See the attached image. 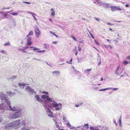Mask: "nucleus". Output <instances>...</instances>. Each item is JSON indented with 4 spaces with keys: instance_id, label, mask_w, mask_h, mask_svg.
<instances>
[{
    "instance_id": "obj_37",
    "label": "nucleus",
    "mask_w": 130,
    "mask_h": 130,
    "mask_svg": "<svg viewBox=\"0 0 130 130\" xmlns=\"http://www.w3.org/2000/svg\"><path fill=\"white\" fill-rule=\"evenodd\" d=\"M72 58H71V59L70 60V62H68V61H67L66 62L67 63H68L69 64H72V63L71 62H72Z\"/></svg>"
},
{
    "instance_id": "obj_26",
    "label": "nucleus",
    "mask_w": 130,
    "mask_h": 130,
    "mask_svg": "<svg viewBox=\"0 0 130 130\" xmlns=\"http://www.w3.org/2000/svg\"><path fill=\"white\" fill-rule=\"evenodd\" d=\"M119 125L120 126H121V125L122 124L121 123V116L119 118Z\"/></svg>"
},
{
    "instance_id": "obj_5",
    "label": "nucleus",
    "mask_w": 130,
    "mask_h": 130,
    "mask_svg": "<svg viewBox=\"0 0 130 130\" xmlns=\"http://www.w3.org/2000/svg\"><path fill=\"white\" fill-rule=\"evenodd\" d=\"M46 110L47 115L51 117H54L53 112L51 111L50 109L49 108H47Z\"/></svg>"
},
{
    "instance_id": "obj_13",
    "label": "nucleus",
    "mask_w": 130,
    "mask_h": 130,
    "mask_svg": "<svg viewBox=\"0 0 130 130\" xmlns=\"http://www.w3.org/2000/svg\"><path fill=\"white\" fill-rule=\"evenodd\" d=\"M1 99L3 100H5L6 99V97L5 95L2 92L1 93Z\"/></svg>"
},
{
    "instance_id": "obj_9",
    "label": "nucleus",
    "mask_w": 130,
    "mask_h": 130,
    "mask_svg": "<svg viewBox=\"0 0 130 130\" xmlns=\"http://www.w3.org/2000/svg\"><path fill=\"white\" fill-rule=\"evenodd\" d=\"M14 126L16 127L18 126L20 123V120H19L14 121L12 122Z\"/></svg>"
},
{
    "instance_id": "obj_53",
    "label": "nucleus",
    "mask_w": 130,
    "mask_h": 130,
    "mask_svg": "<svg viewBox=\"0 0 130 130\" xmlns=\"http://www.w3.org/2000/svg\"><path fill=\"white\" fill-rule=\"evenodd\" d=\"M98 127H95L94 128V130H99V129L98 128Z\"/></svg>"
},
{
    "instance_id": "obj_4",
    "label": "nucleus",
    "mask_w": 130,
    "mask_h": 130,
    "mask_svg": "<svg viewBox=\"0 0 130 130\" xmlns=\"http://www.w3.org/2000/svg\"><path fill=\"white\" fill-rule=\"evenodd\" d=\"M35 31L36 37H39L41 34V32L38 26H36L35 27Z\"/></svg>"
},
{
    "instance_id": "obj_1",
    "label": "nucleus",
    "mask_w": 130,
    "mask_h": 130,
    "mask_svg": "<svg viewBox=\"0 0 130 130\" xmlns=\"http://www.w3.org/2000/svg\"><path fill=\"white\" fill-rule=\"evenodd\" d=\"M41 98L44 100V104H43L44 106H46V104L49 103V105L48 106L51 107L55 108L56 111L60 110L61 109L62 104L60 103H57L53 98L49 97L48 96L43 95L41 96Z\"/></svg>"
},
{
    "instance_id": "obj_64",
    "label": "nucleus",
    "mask_w": 130,
    "mask_h": 130,
    "mask_svg": "<svg viewBox=\"0 0 130 130\" xmlns=\"http://www.w3.org/2000/svg\"><path fill=\"white\" fill-rule=\"evenodd\" d=\"M125 6L126 7H128L129 6V5L128 4H126L125 5Z\"/></svg>"
},
{
    "instance_id": "obj_55",
    "label": "nucleus",
    "mask_w": 130,
    "mask_h": 130,
    "mask_svg": "<svg viewBox=\"0 0 130 130\" xmlns=\"http://www.w3.org/2000/svg\"><path fill=\"white\" fill-rule=\"evenodd\" d=\"M115 74H117L118 75H119V73L118 72V71L117 70H116V72H115Z\"/></svg>"
},
{
    "instance_id": "obj_43",
    "label": "nucleus",
    "mask_w": 130,
    "mask_h": 130,
    "mask_svg": "<svg viewBox=\"0 0 130 130\" xmlns=\"http://www.w3.org/2000/svg\"><path fill=\"white\" fill-rule=\"evenodd\" d=\"M42 92L43 94H46V95H47L48 94V92H47L43 91V92Z\"/></svg>"
},
{
    "instance_id": "obj_39",
    "label": "nucleus",
    "mask_w": 130,
    "mask_h": 130,
    "mask_svg": "<svg viewBox=\"0 0 130 130\" xmlns=\"http://www.w3.org/2000/svg\"><path fill=\"white\" fill-rule=\"evenodd\" d=\"M104 5V7L106 8H108L109 7V5L108 4L105 3Z\"/></svg>"
},
{
    "instance_id": "obj_62",
    "label": "nucleus",
    "mask_w": 130,
    "mask_h": 130,
    "mask_svg": "<svg viewBox=\"0 0 130 130\" xmlns=\"http://www.w3.org/2000/svg\"><path fill=\"white\" fill-rule=\"evenodd\" d=\"M53 34V35H54L56 37H57V38H58V36L57 35H56V34Z\"/></svg>"
},
{
    "instance_id": "obj_30",
    "label": "nucleus",
    "mask_w": 130,
    "mask_h": 130,
    "mask_svg": "<svg viewBox=\"0 0 130 130\" xmlns=\"http://www.w3.org/2000/svg\"><path fill=\"white\" fill-rule=\"evenodd\" d=\"M116 10H121L122 9L120 8V7L119 6H116Z\"/></svg>"
},
{
    "instance_id": "obj_11",
    "label": "nucleus",
    "mask_w": 130,
    "mask_h": 130,
    "mask_svg": "<svg viewBox=\"0 0 130 130\" xmlns=\"http://www.w3.org/2000/svg\"><path fill=\"white\" fill-rule=\"evenodd\" d=\"M31 37H29L28 38L27 40V45H30L32 42H31Z\"/></svg>"
},
{
    "instance_id": "obj_41",
    "label": "nucleus",
    "mask_w": 130,
    "mask_h": 130,
    "mask_svg": "<svg viewBox=\"0 0 130 130\" xmlns=\"http://www.w3.org/2000/svg\"><path fill=\"white\" fill-rule=\"evenodd\" d=\"M11 14H12V15H17L18 14V13H13V12H11Z\"/></svg>"
},
{
    "instance_id": "obj_54",
    "label": "nucleus",
    "mask_w": 130,
    "mask_h": 130,
    "mask_svg": "<svg viewBox=\"0 0 130 130\" xmlns=\"http://www.w3.org/2000/svg\"><path fill=\"white\" fill-rule=\"evenodd\" d=\"M78 52L77 51V50H76V51L75 52V53L76 56H77V54H78Z\"/></svg>"
},
{
    "instance_id": "obj_15",
    "label": "nucleus",
    "mask_w": 130,
    "mask_h": 130,
    "mask_svg": "<svg viewBox=\"0 0 130 130\" xmlns=\"http://www.w3.org/2000/svg\"><path fill=\"white\" fill-rule=\"evenodd\" d=\"M53 74H55L57 76L60 75V72L59 71H55L52 72Z\"/></svg>"
},
{
    "instance_id": "obj_44",
    "label": "nucleus",
    "mask_w": 130,
    "mask_h": 130,
    "mask_svg": "<svg viewBox=\"0 0 130 130\" xmlns=\"http://www.w3.org/2000/svg\"><path fill=\"white\" fill-rule=\"evenodd\" d=\"M21 124H22V125H24L25 124V121H23L22 122H21Z\"/></svg>"
},
{
    "instance_id": "obj_19",
    "label": "nucleus",
    "mask_w": 130,
    "mask_h": 130,
    "mask_svg": "<svg viewBox=\"0 0 130 130\" xmlns=\"http://www.w3.org/2000/svg\"><path fill=\"white\" fill-rule=\"evenodd\" d=\"M6 92L10 96H12L15 94V93L14 92L12 93L11 92Z\"/></svg>"
},
{
    "instance_id": "obj_23",
    "label": "nucleus",
    "mask_w": 130,
    "mask_h": 130,
    "mask_svg": "<svg viewBox=\"0 0 130 130\" xmlns=\"http://www.w3.org/2000/svg\"><path fill=\"white\" fill-rule=\"evenodd\" d=\"M83 103L81 102H79L77 104L75 105V106L76 107H78L82 105Z\"/></svg>"
},
{
    "instance_id": "obj_6",
    "label": "nucleus",
    "mask_w": 130,
    "mask_h": 130,
    "mask_svg": "<svg viewBox=\"0 0 130 130\" xmlns=\"http://www.w3.org/2000/svg\"><path fill=\"white\" fill-rule=\"evenodd\" d=\"M9 108L12 111H22L20 109V108L19 107H15L14 106L13 107H12L11 106V107H10Z\"/></svg>"
},
{
    "instance_id": "obj_32",
    "label": "nucleus",
    "mask_w": 130,
    "mask_h": 130,
    "mask_svg": "<svg viewBox=\"0 0 130 130\" xmlns=\"http://www.w3.org/2000/svg\"><path fill=\"white\" fill-rule=\"evenodd\" d=\"M73 69L75 71V73L76 74L78 73H79V71L78 70H77L76 69H75L74 68V67L73 66Z\"/></svg>"
},
{
    "instance_id": "obj_28",
    "label": "nucleus",
    "mask_w": 130,
    "mask_h": 130,
    "mask_svg": "<svg viewBox=\"0 0 130 130\" xmlns=\"http://www.w3.org/2000/svg\"><path fill=\"white\" fill-rule=\"evenodd\" d=\"M129 12H125V15L127 16V17H129L130 18V13L129 14H128L129 13Z\"/></svg>"
},
{
    "instance_id": "obj_63",
    "label": "nucleus",
    "mask_w": 130,
    "mask_h": 130,
    "mask_svg": "<svg viewBox=\"0 0 130 130\" xmlns=\"http://www.w3.org/2000/svg\"><path fill=\"white\" fill-rule=\"evenodd\" d=\"M127 58L128 59H130V55H129L127 56Z\"/></svg>"
},
{
    "instance_id": "obj_47",
    "label": "nucleus",
    "mask_w": 130,
    "mask_h": 130,
    "mask_svg": "<svg viewBox=\"0 0 130 130\" xmlns=\"http://www.w3.org/2000/svg\"><path fill=\"white\" fill-rule=\"evenodd\" d=\"M1 13H3V15L5 17H6L7 15V14L5 13L4 12H1Z\"/></svg>"
},
{
    "instance_id": "obj_20",
    "label": "nucleus",
    "mask_w": 130,
    "mask_h": 130,
    "mask_svg": "<svg viewBox=\"0 0 130 130\" xmlns=\"http://www.w3.org/2000/svg\"><path fill=\"white\" fill-rule=\"evenodd\" d=\"M51 10L52 11V12L51 13V15L52 16H54L55 14V13L54 11L55 9H54L53 8H51Z\"/></svg>"
},
{
    "instance_id": "obj_58",
    "label": "nucleus",
    "mask_w": 130,
    "mask_h": 130,
    "mask_svg": "<svg viewBox=\"0 0 130 130\" xmlns=\"http://www.w3.org/2000/svg\"><path fill=\"white\" fill-rule=\"evenodd\" d=\"M18 50L19 51H23V49L21 48H18Z\"/></svg>"
},
{
    "instance_id": "obj_12",
    "label": "nucleus",
    "mask_w": 130,
    "mask_h": 130,
    "mask_svg": "<svg viewBox=\"0 0 130 130\" xmlns=\"http://www.w3.org/2000/svg\"><path fill=\"white\" fill-rule=\"evenodd\" d=\"M67 125L69 126L70 127H71V128L72 129H77V128H80V126H78L76 127H73V126L71 125L70 124L69 122L67 124Z\"/></svg>"
},
{
    "instance_id": "obj_52",
    "label": "nucleus",
    "mask_w": 130,
    "mask_h": 130,
    "mask_svg": "<svg viewBox=\"0 0 130 130\" xmlns=\"http://www.w3.org/2000/svg\"><path fill=\"white\" fill-rule=\"evenodd\" d=\"M57 41H53L52 43H53L56 44L57 42Z\"/></svg>"
},
{
    "instance_id": "obj_36",
    "label": "nucleus",
    "mask_w": 130,
    "mask_h": 130,
    "mask_svg": "<svg viewBox=\"0 0 130 130\" xmlns=\"http://www.w3.org/2000/svg\"><path fill=\"white\" fill-rule=\"evenodd\" d=\"M84 127L86 128H88L89 127L88 125V124H85V125Z\"/></svg>"
},
{
    "instance_id": "obj_27",
    "label": "nucleus",
    "mask_w": 130,
    "mask_h": 130,
    "mask_svg": "<svg viewBox=\"0 0 130 130\" xmlns=\"http://www.w3.org/2000/svg\"><path fill=\"white\" fill-rule=\"evenodd\" d=\"M91 69H87L85 71V72L88 74L89 73V72L91 71Z\"/></svg>"
},
{
    "instance_id": "obj_2",
    "label": "nucleus",
    "mask_w": 130,
    "mask_h": 130,
    "mask_svg": "<svg viewBox=\"0 0 130 130\" xmlns=\"http://www.w3.org/2000/svg\"><path fill=\"white\" fill-rule=\"evenodd\" d=\"M22 111H17L12 114L11 116L12 119H15L19 117L21 114Z\"/></svg>"
},
{
    "instance_id": "obj_10",
    "label": "nucleus",
    "mask_w": 130,
    "mask_h": 130,
    "mask_svg": "<svg viewBox=\"0 0 130 130\" xmlns=\"http://www.w3.org/2000/svg\"><path fill=\"white\" fill-rule=\"evenodd\" d=\"M5 104L2 103L1 104H0V110L1 109H8V107H6V106H5Z\"/></svg>"
},
{
    "instance_id": "obj_24",
    "label": "nucleus",
    "mask_w": 130,
    "mask_h": 130,
    "mask_svg": "<svg viewBox=\"0 0 130 130\" xmlns=\"http://www.w3.org/2000/svg\"><path fill=\"white\" fill-rule=\"evenodd\" d=\"M111 89V88H110V87L109 88H105V89H100L99 90V91H106L107 90L110 89Z\"/></svg>"
},
{
    "instance_id": "obj_34",
    "label": "nucleus",
    "mask_w": 130,
    "mask_h": 130,
    "mask_svg": "<svg viewBox=\"0 0 130 130\" xmlns=\"http://www.w3.org/2000/svg\"><path fill=\"white\" fill-rule=\"evenodd\" d=\"M33 33L32 31L31 30H30L29 31L28 35L29 36L32 35H33Z\"/></svg>"
},
{
    "instance_id": "obj_59",
    "label": "nucleus",
    "mask_w": 130,
    "mask_h": 130,
    "mask_svg": "<svg viewBox=\"0 0 130 130\" xmlns=\"http://www.w3.org/2000/svg\"><path fill=\"white\" fill-rule=\"evenodd\" d=\"M95 19L96 20V21H100V19H98L97 18H95Z\"/></svg>"
},
{
    "instance_id": "obj_60",
    "label": "nucleus",
    "mask_w": 130,
    "mask_h": 130,
    "mask_svg": "<svg viewBox=\"0 0 130 130\" xmlns=\"http://www.w3.org/2000/svg\"><path fill=\"white\" fill-rule=\"evenodd\" d=\"M23 3H26V4H30V3L29 2H23Z\"/></svg>"
},
{
    "instance_id": "obj_48",
    "label": "nucleus",
    "mask_w": 130,
    "mask_h": 130,
    "mask_svg": "<svg viewBox=\"0 0 130 130\" xmlns=\"http://www.w3.org/2000/svg\"><path fill=\"white\" fill-rule=\"evenodd\" d=\"M113 122L114 123H115V124L116 125H117V123H116V120H115V119H114L113 120Z\"/></svg>"
},
{
    "instance_id": "obj_49",
    "label": "nucleus",
    "mask_w": 130,
    "mask_h": 130,
    "mask_svg": "<svg viewBox=\"0 0 130 130\" xmlns=\"http://www.w3.org/2000/svg\"><path fill=\"white\" fill-rule=\"evenodd\" d=\"M94 41L95 43L96 44V45H99V43L96 40H94Z\"/></svg>"
},
{
    "instance_id": "obj_51",
    "label": "nucleus",
    "mask_w": 130,
    "mask_h": 130,
    "mask_svg": "<svg viewBox=\"0 0 130 130\" xmlns=\"http://www.w3.org/2000/svg\"><path fill=\"white\" fill-rule=\"evenodd\" d=\"M107 24L108 25H113V24H112L111 23H110L109 22H108L107 23Z\"/></svg>"
},
{
    "instance_id": "obj_29",
    "label": "nucleus",
    "mask_w": 130,
    "mask_h": 130,
    "mask_svg": "<svg viewBox=\"0 0 130 130\" xmlns=\"http://www.w3.org/2000/svg\"><path fill=\"white\" fill-rule=\"evenodd\" d=\"M9 27L10 26L9 25H7L5 27H4V28L6 30H7L9 28Z\"/></svg>"
},
{
    "instance_id": "obj_33",
    "label": "nucleus",
    "mask_w": 130,
    "mask_h": 130,
    "mask_svg": "<svg viewBox=\"0 0 130 130\" xmlns=\"http://www.w3.org/2000/svg\"><path fill=\"white\" fill-rule=\"evenodd\" d=\"M45 51V50H43L42 51H36V52H37L38 53H44Z\"/></svg>"
},
{
    "instance_id": "obj_18",
    "label": "nucleus",
    "mask_w": 130,
    "mask_h": 130,
    "mask_svg": "<svg viewBox=\"0 0 130 130\" xmlns=\"http://www.w3.org/2000/svg\"><path fill=\"white\" fill-rule=\"evenodd\" d=\"M22 130H30L29 128L27 126H25V125H24L23 127L21 128Z\"/></svg>"
},
{
    "instance_id": "obj_40",
    "label": "nucleus",
    "mask_w": 130,
    "mask_h": 130,
    "mask_svg": "<svg viewBox=\"0 0 130 130\" xmlns=\"http://www.w3.org/2000/svg\"><path fill=\"white\" fill-rule=\"evenodd\" d=\"M39 48H37L36 47H34V48L33 49V50L34 51H35L36 50H39Z\"/></svg>"
},
{
    "instance_id": "obj_22",
    "label": "nucleus",
    "mask_w": 130,
    "mask_h": 130,
    "mask_svg": "<svg viewBox=\"0 0 130 130\" xmlns=\"http://www.w3.org/2000/svg\"><path fill=\"white\" fill-rule=\"evenodd\" d=\"M110 8L111 9V11H114L116 10V6H111L110 7Z\"/></svg>"
},
{
    "instance_id": "obj_7",
    "label": "nucleus",
    "mask_w": 130,
    "mask_h": 130,
    "mask_svg": "<svg viewBox=\"0 0 130 130\" xmlns=\"http://www.w3.org/2000/svg\"><path fill=\"white\" fill-rule=\"evenodd\" d=\"M35 98L37 101L41 103H43V101L41 98L40 97V95H38L35 96Z\"/></svg>"
},
{
    "instance_id": "obj_21",
    "label": "nucleus",
    "mask_w": 130,
    "mask_h": 130,
    "mask_svg": "<svg viewBox=\"0 0 130 130\" xmlns=\"http://www.w3.org/2000/svg\"><path fill=\"white\" fill-rule=\"evenodd\" d=\"M27 13H30L32 15V16L34 18L35 20L36 21L37 20V19L35 18V17L34 15H35V14H34V13H33L31 12H28Z\"/></svg>"
},
{
    "instance_id": "obj_17",
    "label": "nucleus",
    "mask_w": 130,
    "mask_h": 130,
    "mask_svg": "<svg viewBox=\"0 0 130 130\" xmlns=\"http://www.w3.org/2000/svg\"><path fill=\"white\" fill-rule=\"evenodd\" d=\"M26 84L24 83H19V86L21 88H23Z\"/></svg>"
},
{
    "instance_id": "obj_35",
    "label": "nucleus",
    "mask_w": 130,
    "mask_h": 130,
    "mask_svg": "<svg viewBox=\"0 0 130 130\" xmlns=\"http://www.w3.org/2000/svg\"><path fill=\"white\" fill-rule=\"evenodd\" d=\"M78 51H80L81 50V48L80 47V45H79V44L78 45Z\"/></svg>"
},
{
    "instance_id": "obj_3",
    "label": "nucleus",
    "mask_w": 130,
    "mask_h": 130,
    "mask_svg": "<svg viewBox=\"0 0 130 130\" xmlns=\"http://www.w3.org/2000/svg\"><path fill=\"white\" fill-rule=\"evenodd\" d=\"M25 90L28 92L29 95L33 94L34 93L36 94V93L34 89L29 86H27Z\"/></svg>"
},
{
    "instance_id": "obj_38",
    "label": "nucleus",
    "mask_w": 130,
    "mask_h": 130,
    "mask_svg": "<svg viewBox=\"0 0 130 130\" xmlns=\"http://www.w3.org/2000/svg\"><path fill=\"white\" fill-rule=\"evenodd\" d=\"M128 62L126 61H124L123 62V64H124L125 65H127V64H128Z\"/></svg>"
},
{
    "instance_id": "obj_61",
    "label": "nucleus",
    "mask_w": 130,
    "mask_h": 130,
    "mask_svg": "<svg viewBox=\"0 0 130 130\" xmlns=\"http://www.w3.org/2000/svg\"><path fill=\"white\" fill-rule=\"evenodd\" d=\"M76 50H76V46H75V48L74 49V50L73 51L74 52H75L76 51Z\"/></svg>"
},
{
    "instance_id": "obj_31",
    "label": "nucleus",
    "mask_w": 130,
    "mask_h": 130,
    "mask_svg": "<svg viewBox=\"0 0 130 130\" xmlns=\"http://www.w3.org/2000/svg\"><path fill=\"white\" fill-rule=\"evenodd\" d=\"M4 45L5 46H9L10 45V43L9 42H8L6 43H5Z\"/></svg>"
},
{
    "instance_id": "obj_14",
    "label": "nucleus",
    "mask_w": 130,
    "mask_h": 130,
    "mask_svg": "<svg viewBox=\"0 0 130 130\" xmlns=\"http://www.w3.org/2000/svg\"><path fill=\"white\" fill-rule=\"evenodd\" d=\"M6 103L8 105L9 108L11 107V102L9 99H6L5 100Z\"/></svg>"
},
{
    "instance_id": "obj_8",
    "label": "nucleus",
    "mask_w": 130,
    "mask_h": 130,
    "mask_svg": "<svg viewBox=\"0 0 130 130\" xmlns=\"http://www.w3.org/2000/svg\"><path fill=\"white\" fill-rule=\"evenodd\" d=\"M14 126L12 122L8 124L6 126V128L7 129H11Z\"/></svg>"
},
{
    "instance_id": "obj_50",
    "label": "nucleus",
    "mask_w": 130,
    "mask_h": 130,
    "mask_svg": "<svg viewBox=\"0 0 130 130\" xmlns=\"http://www.w3.org/2000/svg\"><path fill=\"white\" fill-rule=\"evenodd\" d=\"M72 38L74 40H75L76 41H77V40L75 38L73 37V36H72Z\"/></svg>"
},
{
    "instance_id": "obj_45",
    "label": "nucleus",
    "mask_w": 130,
    "mask_h": 130,
    "mask_svg": "<svg viewBox=\"0 0 130 130\" xmlns=\"http://www.w3.org/2000/svg\"><path fill=\"white\" fill-rule=\"evenodd\" d=\"M112 89V90H116L118 89V88H111V89Z\"/></svg>"
},
{
    "instance_id": "obj_57",
    "label": "nucleus",
    "mask_w": 130,
    "mask_h": 130,
    "mask_svg": "<svg viewBox=\"0 0 130 130\" xmlns=\"http://www.w3.org/2000/svg\"><path fill=\"white\" fill-rule=\"evenodd\" d=\"M16 78V77L15 76H14L13 77H12L11 78H12L13 79H15Z\"/></svg>"
},
{
    "instance_id": "obj_56",
    "label": "nucleus",
    "mask_w": 130,
    "mask_h": 130,
    "mask_svg": "<svg viewBox=\"0 0 130 130\" xmlns=\"http://www.w3.org/2000/svg\"><path fill=\"white\" fill-rule=\"evenodd\" d=\"M90 35L91 36V37H92V38L93 39H94V37L93 36V35L91 33H90Z\"/></svg>"
},
{
    "instance_id": "obj_42",
    "label": "nucleus",
    "mask_w": 130,
    "mask_h": 130,
    "mask_svg": "<svg viewBox=\"0 0 130 130\" xmlns=\"http://www.w3.org/2000/svg\"><path fill=\"white\" fill-rule=\"evenodd\" d=\"M89 129L91 130H94V127H93L92 126L90 127Z\"/></svg>"
},
{
    "instance_id": "obj_46",
    "label": "nucleus",
    "mask_w": 130,
    "mask_h": 130,
    "mask_svg": "<svg viewBox=\"0 0 130 130\" xmlns=\"http://www.w3.org/2000/svg\"><path fill=\"white\" fill-rule=\"evenodd\" d=\"M65 117L64 116H63V120L64 121H67L66 118H65Z\"/></svg>"
},
{
    "instance_id": "obj_25",
    "label": "nucleus",
    "mask_w": 130,
    "mask_h": 130,
    "mask_svg": "<svg viewBox=\"0 0 130 130\" xmlns=\"http://www.w3.org/2000/svg\"><path fill=\"white\" fill-rule=\"evenodd\" d=\"M83 58H77V60L78 62H81L82 61H83Z\"/></svg>"
},
{
    "instance_id": "obj_16",
    "label": "nucleus",
    "mask_w": 130,
    "mask_h": 130,
    "mask_svg": "<svg viewBox=\"0 0 130 130\" xmlns=\"http://www.w3.org/2000/svg\"><path fill=\"white\" fill-rule=\"evenodd\" d=\"M104 46L107 49H111L112 48V46L110 45H105Z\"/></svg>"
}]
</instances>
